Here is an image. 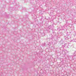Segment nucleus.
Masks as SVG:
<instances>
[{
  "instance_id": "obj_5",
  "label": "nucleus",
  "mask_w": 76,
  "mask_h": 76,
  "mask_svg": "<svg viewBox=\"0 0 76 76\" xmlns=\"http://www.w3.org/2000/svg\"><path fill=\"white\" fill-rule=\"evenodd\" d=\"M72 41H73V40H71V41H70V42H72Z\"/></svg>"
},
{
  "instance_id": "obj_4",
  "label": "nucleus",
  "mask_w": 76,
  "mask_h": 76,
  "mask_svg": "<svg viewBox=\"0 0 76 76\" xmlns=\"http://www.w3.org/2000/svg\"><path fill=\"white\" fill-rule=\"evenodd\" d=\"M42 45H43L44 46H46V43H44Z\"/></svg>"
},
{
  "instance_id": "obj_3",
  "label": "nucleus",
  "mask_w": 76,
  "mask_h": 76,
  "mask_svg": "<svg viewBox=\"0 0 76 76\" xmlns=\"http://www.w3.org/2000/svg\"><path fill=\"white\" fill-rule=\"evenodd\" d=\"M48 28L49 29H51V26L50 25L48 27Z\"/></svg>"
},
{
  "instance_id": "obj_2",
  "label": "nucleus",
  "mask_w": 76,
  "mask_h": 76,
  "mask_svg": "<svg viewBox=\"0 0 76 76\" xmlns=\"http://www.w3.org/2000/svg\"><path fill=\"white\" fill-rule=\"evenodd\" d=\"M67 45H68V44H64V45H63L62 46V47L64 48V47H67L68 48H69V47L68 46H67Z\"/></svg>"
},
{
  "instance_id": "obj_6",
  "label": "nucleus",
  "mask_w": 76,
  "mask_h": 76,
  "mask_svg": "<svg viewBox=\"0 0 76 76\" xmlns=\"http://www.w3.org/2000/svg\"><path fill=\"white\" fill-rule=\"evenodd\" d=\"M75 40H76V39H75Z\"/></svg>"
},
{
  "instance_id": "obj_1",
  "label": "nucleus",
  "mask_w": 76,
  "mask_h": 76,
  "mask_svg": "<svg viewBox=\"0 0 76 76\" xmlns=\"http://www.w3.org/2000/svg\"><path fill=\"white\" fill-rule=\"evenodd\" d=\"M70 33L68 32H67L66 33V36H65V40H66V39H69L70 38V36H69Z\"/></svg>"
}]
</instances>
